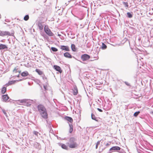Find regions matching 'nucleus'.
Listing matches in <instances>:
<instances>
[{
  "label": "nucleus",
  "mask_w": 153,
  "mask_h": 153,
  "mask_svg": "<svg viewBox=\"0 0 153 153\" xmlns=\"http://www.w3.org/2000/svg\"><path fill=\"white\" fill-rule=\"evenodd\" d=\"M61 147L64 149L68 150V147L67 146L64 144H63L61 145Z\"/></svg>",
  "instance_id": "17"
},
{
  "label": "nucleus",
  "mask_w": 153,
  "mask_h": 153,
  "mask_svg": "<svg viewBox=\"0 0 153 153\" xmlns=\"http://www.w3.org/2000/svg\"><path fill=\"white\" fill-rule=\"evenodd\" d=\"M16 82V81H11L9 82V84L10 85H11L12 84H14L15 82Z\"/></svg>",
  "instance_id": "33"
},
{
  "label": "nucleus",
  "mask_w": 153,
  "mask_h": 153,
  "mask_svg": "<svg viewBox=\"0 0 153 153\" xmlns=\"http://www.w3.org/2000/svg\"><path fill=\"white\" fill-rule=\"evenodd\" d=\"M27 101H28V100H27L25 99L19 100L18 101V102L21 103L25 104V103Z\"/></svg>",
  "instance_id": "19"
},
{
  "label": "nucleus",
  "mask_w": 153,
  "mask_h": 153,
  "mask_svg": "<svg viewBox=\"0 0 153 153\" xmlns=\"http://www.w3.org/2000/svg\"><path fill=\"white\" fill-rule=\"evenodd\" d=\"M60 49L62 50H65L66 51H70L69 47L67 46L62 45L60 47Z\"/></svg>",
  "instance_id": "8"
},
{
  "label": "nucleus",
  "mask_w": 153,
  "mask_h": 153,
  "mask_svg": "<svg viewBox=\"0 0 153 153\" xmlns=\"http://www.w3.org/2000/svg\"><path fill=\"white\" fill-rule=\"evenodd\" d=\"M53 68L55 69L59 73L61 74L62 72V70L61 68L59 66L57 65H54L53 66Z\"/></svg>",
  "instance_id": "7"
},
{
  "label": "nucleus",
  "mask_w": 153,
  "mask_h": 153,
  "mask_svg": "<svg viewBox=\"0 0 153 153\" xmlns=\"http://www.w3.org/2000/svg\"><path fill=\"white\" fill-rule=\"evenodd\" d=\"M7 88L6 87H3L1 89V93L2 94H4L6 91Z\"/></svg>",
  "instance_id": "20"
},
{
  "label": "nucleus",
  "mask_w": 153,
  "mask_h": 153,
  "mask_svg": "<svg viewBox=\"0 0 153 153\" xmlns=\"http://www.w3.org/2000/svg\"><path fill=\"white\" fill-rule=\"evenodd\" d=\"M51 49L54 52H56L58 51V49L55 47H51Z\"/></svg>",
  "instance_id": "29"
},
{
  "label": "nucleus",
  "mask_w": 153,
  "mask_h": 153,
  "mask_svg": "<svg viewBox=\"0 0 153 153\" xmlns=\"http://www.w3.org/2000/svg\"><path fill=\"white\" fill-rule=\"evenodd\" d=\"M69 126L70 127V128L69 130V132H70V133H71L73 131V126L72 125L70 124Z\"/></svg>",
  "instance_id": "24"
},
{
  "label": "nucleus",
  "mask_w": 153,
  "mask_h": 153,
  "mask_svg": "<svg viewBox=\"0 0 153 153\" xmlns=\"http://www.w3.org/2000/svg\"><path fill=\"white\" fill-rule=\"evenodd\" d=\"M140 113V112L139 111H137L134 113V116L135 117H137Z\"/></svg>",
  "instance_id": "27"
},
{
  "label": "nucleus",
  "mask_w": 153,
  "mask_h": 153,
  "mask_svg": "<svg viewBox=\"0 0 153 153\" xmlns=\"http://www.w3.org/2000/svg\"><path fill=\"white\" fill-rule=\"evenodd\" d=\"M78 93V90L76 87H74L73 90V94L76 95Z\"/></svg>",
  "instance_id": "15"
},
{
  "label": "nucleus",
  "mask_w": 153,
  "mask_h": 153,
  "mask_svg": "<svg viewBox=\"0 0 153 153\" xmlns=\"http://www.w3.org/2000/svg\"><path fill=\"white\" fill-rule=\"evenodd\" d=\"M44 30L45 33L48 36H53V34L48 26H45L44 27Z\"/></svg>",
  "instance_id": "3"
},
{
  "label": "nucleus",
  "mask_w": 153,
  "mask_h": 153,
  "mask_svg": "<svg viewBox=\"0 0 153 153\" xmlns=\"http://www.w3.org/2000/svg\"><path fill=\"white\" fill-rule=\"evenodd\" d=\"M38 111L40 113L46 110V109L44 106L41 105H38Z\"/></svg>",
  "instance_id": "6"
},
{
  "label": "nucleus",
  "mask_w": 153,
  "mask_h": 153,
  "mask_svg": "<svg viewBox=\"0 0 153 153\" xmlns=\"http://www.w3.org/2000/svg\"><path fill=\"white\" fill-rule=\"evenodd\" d=\"M21 75L22 76H26L29 75V73L27 71H25L22 72Z\"/></svg>",
  "instance_id": "13"
},
{
  "label": "nucleus",
  "mask_w": 153,
  "mask_h": 153,
  "mask_svg": "<svg viewBox=\"0 0 153 153\" xmlns=\"http://www.w3.org/2000/svg\"><path fill=\"white\" fill-rule=\"evenodd\" d=\"M29 19V16L28 15H26L24 18V19L25 21H27Z\"/></svg>",
  "instance_id": "25"
},
{
  "label": "nucleus",
  "mask_w": 153,
  "mask_h": 153,
  "mask_svg": "<svg viewBox=\"0 0 153 153\" xmlns=\"http://www.w3.org/2000/svg\"><path fill=\"white\" fill-rule=\"evenodd\" d=\"M76 138L74 137H72L70 138L69 142L67 143L69 148H75L78 147V144L76 142Z\"/></svg>",
  "instance_id": "1"
},
{
  "label": "nucleus",
  "mask_w": 153,
  "mask_h": 153,
  "mask_svg": "<svg viewBox=\"0 0 153 153\" xmlns=\"http://www.w3.org/2000/svg\"><path fill=\"white\" fill-rule=\"evenodd\" d=\"M65 119L71 123H72L73 121V120L71 117H65Z\"/></svg>",
  "instance_id": "18"
},
{
  "label": "nucleus",
  "mask_w": 153,
  "mask_h": 153,
  "mask_svg": "<svg viewBox=\"0 0 153 153\" xmlns=\"http://www.w3.org/2000/svg\"><path fill=\"white\" fill-rule=\"evenodd\" d=\"M127 15L128 16V18H131L132 17V15L129 12H128L127 13Z\"/></svg>",
  "instance_id": "30"
},
{
  "label": "nucleus",
  "mask_w": 153,
  "mask_h": 153,
  "mask_svg": "<svg viewBox=\"0 0 153 153\" xmlns=\"http://www.w3.org/2000/svg\"><path fill=\"white\" fill-rule=\"evenodd\" d=\"M123 4L125 5V7H128V3L127 2H123Z\"/></svg>",
  "instance_id": "32"
},
{
  "label": "nucleus",
  "mask_w": 153,
  "mask_h": 153,
  "mask_svg": "<svg viewBox=\"0 0 153 153\" xmlns=\"http://www.w3.org/2000/svg\"><path fill=\"white\" fill-rule=\"evenodd\" d=\"M13 73L14 74H16L17 73H18L17 75H16L18 77H19V76L20 74L21 73V71L19 70L18 68H17L16 67L14 68L13 70Z\"/></svg>",
  "instance_id": "5"
},
{
  "label": "nucleus",
  "mask_w": 153,
  "mask_h": 153,
  "mask_svg": "<svg viewBox=\"0 0 153 153\" xmlns=\"http://www.w3.org/2000/svg\"><path fill=\"white\" fill-rule=\"evenodd\" d=\"M109 144L108 143H107L106 144V146H109Z\"/></svg>",
  "instance_id": "38"
},
{
  "label": "nucleus",
  "mask_w": 153,
  "mask_h": 153,
  "mask_svg": "<svg viewBox=\"0 0 153 153\" xmlns=\"http://www.w3.org/2000/svg\"><path fill=\"white\" fill-rule=\"evenodd\" d=\"M31 105V104L29 102H28V101H27L25 103V105H26L27 106H29Z\"/></svg>",
  "instance_id": "28"
},
{
  "label": "nucleus",
  "mask_w": 153,
  "mask_h": 153,
  "mask_svg": "<svg viewBox=\"0 0 153 153\" xmlns=\"http://www.w3.org/2000/svg\"><path fill=\"white\" fill-rule=\"evenodd\" d=\"M125 84L128 86H130V84L128 82H125Z\"/></svg>",
  "instance_id": "35"
},
{
  "label": "nucleus",
  "mask_w": 153,
  "mask_h": 153,
  "mask_svg": "<svg viewBox=\"0 0 153 153\" xmlns=\"http://www.w3.org/2000/svg\"><path fill=\"white\" fill-rule=\"evenodd\" d=\"M36 71L37 72L39 75H41L43 74V72L40 70L39 69H36Z\"/></svg>",
  "instance_id": "22"
},
{
  "label": "nucleus",
  "mask_w": 153,
  "mask_h": 153,
  "mask_svg": "<svg viewBox=\"0 0 153 153\" xmlns=\"http://www.w3.org/2000/svg\"><path fill=\"white\" fill-rule=\"evenodd\" d=\"M38 26L40 30H42L43 29V26L42 25L41 22H39L38 24Z\"/></svg>",
  "instance_id": "14"
},
{
  "label": "nucleus",
  "mask_w": 153,
  "mask_h": 153,
  "mask_svg": "<svg viewBox=\"0 0 153 153\" xmlns=\"http://www.w3.org/2000/svg\"><path fill=\"white\" fill-rule=\"evenodd\" d=\"M71 47L72 50L74 51H75L76 50V48H75V46L74 44H72L71 45Z\"/></svg>",
  "instance_id": "21"
},
{
  "label": "nucleus",
  "mask_w": 153,
  "mask_h": 153,
  "mask_svg": "<svg viewBox=\"0 0 153 153\" xmlns=\"http://www.w3.org/2000/svg\"><path fill=\"white\" fill-rule=\"evenodd\" d=\"M2 111H3V113H4V114L5 115H6V114H7L6 113V112H5V111L4 110H2Z\"/></svg>",
  "instance_id": "37"
},
{
  "label": "nucleus",
  "mask_w": 153,
  "mask_h": 153,
  "mask_svg": "<svg viewBox=\"0 0 153 153\" xmlns=\"http://www.w3.org/2000/svg\"><path fill=\"white\" fill-rule=\"evenodd\" d=\"M7 47L6 45L3 44L0 45V50L7 49Z\"/></svg>",
  "instance_id": "16"
},
{
  "label": "nucleus",
  "mask_w": 153,
  "mask_h": 153,
  "mask_svg": "<svg viewBox=\"0 0 153 153\" xmlns=\"http://www.w3.org/2000/svg\"><path fill=\"white\" fill-rule=\"evenodd\" d=\"M107 48V47L106 45H105L103 43H102V49H106Z\"/></svg>",
  "instance_id": "23"
},
{
  "label": "nucleus",
  "mask_w": 153,
  "mask_h": 153,
  "mask_svg": "<svg viewBox=\"0 0 153 153\" xmlns=\"http://www.w3.org/2000/svg\"><path fill=\"white\" fill-rule=\"evenodd\" d=\"M14 34V32L13 31L11 33H10L8 31H0V36H13Z\"/></svg>",
  "instance_id": "2"
},
{
  "label": "nucleus",
  "mask_w": 153,
  "mask_h": 153,
  "mask_svg": "<svg viewBox=\"0 0 153 153\" xmlns=\"http://www.w3.org/2000/svg\"><path fill=\"white\" fill-rule=\"evenodd\" d=\"M33 133L37 136H38V134H39V132L37 131H33Z\"/></svg>",
  "instance_id": "34"
},
{
  "label": "nucleus",
  "mask_w": 153,
  "mask_h": 153,
  "mask_svg": "<svg viewBox=\"0 0 153 153\" xmlns=\"http://www.w3.org/2000/svg\"><path fill=\"white\" fill-rule=\"evenodd\" d=\"M100 141H99L97 142V143L96 144V149H97L98 146L100 144Z\"/></svg>",
  "instance_id": "31"
},
{
  "label": "nucleus",
  "mask_w": 153,
  "mask_h": 153,
  "mask_svg": "<svg viewBox=\"0 0 153 153\" xmlns=\"http://www.w3.org/2000/svg\"><path fill=\"white\" fill-rule=\"evenodd\" d=\"M90 56L87 54H84L81 56V58L83 61H85L89 59Z\"/></svg>",
  "instance_id": "4"
},
{
  "label": "nucleus",
  "mask_w": 153,
  "mask_h": 153,
  "mask_svg": "<svg viewBox=\"0 0 153 153\" xmlns=\"http://www.w3.org/2000/svg\"><path fill=\"white\" fill-rule=\"evenodd\" d=\"M97 110H98V111H99L100 112H102V109H100V108H97Z\"/></svg>",
  "instance_id": "36"
},
{
  "label": "nucleus",
  "mask_w": 153,
  "mask_h": 153,
  "mask_svg": "<svg viewBox=\"0 0 153 153\" xmlns=\"http://www.w3.org/2000/svg\"><path fill=\"white\" fill-rule=\"evenodd\" d=\"M9 99V97L8 96L7 94L3 95L2 96V99L3 101L6 102Z\"/></svg>",
  "instance_id": "10"
},
{
  "label": "nucleus",
  "mask_w": 153,
  "mask_h": 153,
  "mask_svg": "<svg viewBox=\"0 0 153 153\" xmlns=\"http://www.w3.org/2000/svg\"><path fill=\"white\" fill-rule=\"evenodd\" d=\"M120 148L117 146H113L111 147L110 149V150H120Z\"/></svg>",
  "instance_id": "12"
},
{
  "label": "nucleus",
  "mask_w": 153,
  "mask_h": 153,
  "mask_svg": "<svg viewBox=\"0 0 153 153\" xmlns=\"http://www.w3.org/2000/svg\"><path fill=\"white\" fill-rule=\"evenodd\" d=\"M64 56L66 58H72V56L69 52H67L64 53Z\"/></svg>",
  "instance_id": "11"
},
{
  "label": "nucleus",
  "mask_w": 153,
  "mask_h": 153,
  "mask_svg": "<svg viewBox=\"0 0 153 153\" xmlns=\"http://www.w3.org/2000/svg\"><path fill=\"white\" fill-rule=\"evenodd\" d=\"M40 113V114H41L42 117L44 118H46L47 117V113L46 110L43 111L42 112H41Z\"/></svg>",
  "instance_id": "9"
},
{
  "label": "nucleus",
  "mask_w": 153,
  "mask_h": 153,
  "mask_svg": "<svg viewBox=\"0 0 153 153\" xmlns=\"http://www.w3.org/2000/svg\"><path fill=\"white\" fill-rule=\"evenodd\" d=\"M91 118L92 119L95 120V121H98V120L96 119V117L94 114H92L91 115Z\"/></svg>",
  "instance_id": "26"
}]
</instances>
